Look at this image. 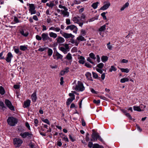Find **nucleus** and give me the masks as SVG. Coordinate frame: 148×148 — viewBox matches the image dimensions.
Wrapping results in <instances>:
<instances>
[{
	"label": "nucleus",
	"instance_id": "nucleus-1",
	"mask_svg": "<svg viewBox=\"0 0 148 148\" xmlns=\"http://www.w3.org/2000/svg\"><path fill=\"white\" fill-rule=\"evenodd\" d=\"M8 124L11 126H14L17 123V119L12 116L9 117L7 120Z\"/></svg>",
	"mask_w": 148,
	"mask_h": 148
},
{
	"label": "nucleus",
	"instance_id": "nucleus-2",
	"mask_svg": "<svg viewBox=\"0 0 148 148\" xmlns=\"http://www.w3.org/2000/svg\"><path fill=\"white\" fill-rule=\"evenodd\" d=\"M72 20L74 23H77L79 24V26L82 27L84 23H85L82 20L80 19V18L79 16H75L73 17Z\"/></svg>",
	"mask_w": 148,
	"mask_h": 148
},
{
	"label": "nucleus",
	"instance_id": "nucleus-3",
	"mask_svg": "<svg viewBox=\"0 0 148 148\" xmlns=\"http://www.w3.org/2000/svg\"><path fill=\"white\" fill-rule=\"evenodd\" d=\"M85 89L83 84L80 81H78L77 84L76 86L75 90L77 91H82Z\"/></svg>",
	"mask_w": 148,
	"mask_h": 148
},
{
	"label": "nucleus",
	"instance_id": "nucleus-4",
	"mask_svg": "<svg viewBox=\"0 0 148 148\" xmlns=\"http://www.w3.org/2000/svg\"><path fill=\"white\" fill-rule=\"evenodd\" d=\"M23 142V141L21 139L15 138L13 140L14 144L15 147H20Z\"/></svg>",
	"mask_w": 148,
	"mask_h": 148
},
{
	"label": "nucleus",
	"instance_id": "nucleus-5",
	"mask_svg": "<svg viewBox=\"0 0 148 148\" xmlns=\"http://www.w3.org/2000/svg\"><path fill=\"white\" fill-rule=\"evenodd\" d=\"M20 136L23 138H25L26 137L28 138H31L33 136V134L31 133L28 132H25L23 133H21L20 134Z\"/></svg>",
	"mask_w": 148,
	"mask_h": 148
},
{
	"label": "nucleus",
	"instance_id": "nucleus-6",
	"mask_svg": "<svg viewBox=\"0 0 148 148\" xmlns=\"http://www.w3.org/2000/svg\"><path fill=\"white\" fill-rule=\"evenodd\" d=\"M89 57H88L87 58V60L89 62L93 65H95L94 62H93L91 59L93 60H95L96 59L95 55L93 53H91L89 54Z\"/></svg>",
	"mask_w": 148,
	"mask_h": 148
},
{
	"label": "nucleus",
	"instance_id": "nucleus-7",
	"mask_svg": "<svg viewBox=\"0 0 148 148\" xmlns=\"http://www.w3.org/2000/svg\"><path fill=\"white\" fill-rule=\"evenodd\" d=\"M66 29V30L69 29L71 31L73 30V32L76 34H77L78 30V28L77 27L73 25L67 26Z\"/></svg>",
	"mask_w": 148,
	"mask_h": 148
},
{
	"label": "nucleus",
	"instance_id": "nucleus-8",
	"mask_svg": "<svg viewBox=\"0 0 148 148\" xmlns=\"http://www.w3.org/2000/svg\"><path fill=\"white\" fill-rule=\"evenodd\" d=\"M63 45L64 47H59V49L63 52L64 54L67 53V50L69 49V45L67 44H63Z\"/></svg>",
	"mask_w": 148,
	"mask_h": 148
},
{
	"label": "nucleus",
	"instance_id": "nucleus-9",
	"mask_svg": "<svg viewBox=\"0 0 148 148\" xmlns=\"http://www.w3.org/2000/svg\"><path fill=\"white\" fill-rule=\"evenodd\" d=\"M5 103L8 107L12 111L14 110L15 109L14 106L12 105L11 102L9 100L5 99Z\"/></svg>",
	"mask_w": 148,
	"mask_h": 148
},
{
	"label": "nucleus",
	"instance_id": "nucleus-10",
	"mask_svg": "<svg viewBox=\"0 0 148 148\" xmlns=\"http://www.w3.org/2000/svg\"><path fill=\"white\" fill-rule=\"evenodd\" d=\"M41 36L43 41L46 40H49L50 42L52 41L51 38L49 36L48 34L47 33H43L42 34Z\"/></svg>",
	"mask_w": 148,
	"mask_h": 148
},
{
	"label": "nucleus",
	"instance_id": "nucleus-11",
	"mask_svg": "<svg viewBox=\"0 0 148 148\" xmlns=\"http://www.w3.org/2000/svg\"><path fill=\"white\" fill-rule=\"evenodd\" d=\"M104 5L99 9L100 10H104L108 9L110 5V3L109 2H105L103 3Z\"/></svg>",
	"mask_w": 148,
	"mask_h": 148
},
{
	"label": "nucleus",
	"instance_id": "nucleus-12",
	"mask_svg": "<svg viewBox=\"0 0 148 148\" xmlns=\"http://www.w3.org/2000/svg\"><path fill=\"white\" fill-rule=\"evenodd\" d=\"M49 30H52L56 32L60 31V33L63 36V35L65 32H63L62 30H61L58 27H55L53 26L49 28Z\"/></svg>",
	"mask_w": 148,
	"mask_h": 148
},
{
	"label": "nucleus",
	"instance_id": "nucleus-13",
	"mask_svg": "<svg viewBox=\"0 0 148 148\" xmlns=\"http://www.w3.org/2000/svg\"><path fill=\"white\" fill-rule=\"evenodd\" d=\"M53 57L54 59L58 60L59 59H62L63 57V56L60 54L58 52L56 51L55 54L54 53L53 55Z\"/></svg>",
	"mask_w": 148,
	"mask_h": 148
},
{
	"label": "nucleus",
	"instance_id": "nucleus-14",
	"mask_svg": "<svg viewBox=\"0 0 148 148\" xmlns=\"http://www.w3.org/2000/svg\"><path fill=\"white\" fill-rule=\"evenodd\" d=\"M29 8H30L29 9V11L30 12L31 14H34L36 13V11L35 10V7L34 4H30Z\"/></svg>",
	"mask_w": 148,
	"mask_h": 148
},
{
	"label": "nucleus",
	"instance_id": "nucleus-15",
	"mask_svg": "<svg viewBox=\"0 0 148 148\" xmlns=\"http://www.w3.org/2000/svg\"><path fill=\"white\" fill-rule=\"evenodd\" d=\"M13 56L10 52H8L5 58L6 61L8 62H10L12 59L13 58Z\"/></svg>",
	"mask_w": 148,
	"mask_h": 148
},
{
	"label": "nucleus",
	"instance_id": "nucleus-16",
	"mask_svg": "<svg viewBox=\"0 0 148 148\" xmlns=\"http://www.w3.org/2000/svg\"><path fill=\"white\" fill-rule=\"evenodd\" d=\"M99 134L98 133L96 132H93L92 135V139H91V140L92 141H97L98 138Z\"/></svg>",
	"mask_w": 148,
	"mask_h": 148
},
{
	"label": "nucleus",
	"instance_id": "nucleus-17",
	"mask_svg": "<svg viewBox=\"0 0 148 148\" xmlns=\"http://www.w3.org/2000/svg\"><path fill=\"white\" fill-rule=\"evenodd\" d=\"M78 59L79 60L78 61V62L79 63L84 64L85 63V58L84 57L80 55H78Z\"/></svg>",
	"mask_w": 148,
	"mask_h": 148
},
{
	"label": "nucleus",
	"instance_id": "nucleus-18",
	"mask_svg": "<svg viewBox=\"0 0 148 148\" xmlns=\"http://www.w3.org/2000/svg\"><path fill=\"white\" fill-rule=\"evenodd\" d=\"M20 33L23 36L25 37L27 36L28 34V32L25 30L23 29H20L19 31Z\"/></svg>",
	"mask_w": 148,
	"mask_h": 148
},
{
	"label": "nucleus",
	"instance_id": "nucleus-19",
	"mask_svg": "<svg viewBox=\"0 0 148 148\" xmlns=\"http://www.w3.org/2000/svg\"><path fill=\"white\" fill-rule=\"evenodd\" d=\"M31 101L29 99H27L24 102L23 107L24 108H27L30 105Z\"/></svg>",
	"mask_w": 148,
	"mask_h": 148
},
{
	"label": "nucleus",
	"instance_id": "nucleus-20",
	"mask_svg": "<svg viewBox=\"0 0 148 148\" xmlns=\"http://www.w3.org/2000/svg\"><path fill=\"white\" fill-rule=\"evenodd\" d=\"M63 36L65 38H73L74 37V36L72 35L71 34H68L64 33L63 35Z\"/></svg>",
	"mask_w": 148,
	"mask_h": 148
},
{
	"label": "nucleus",
	"instance_id": "nucleus-21",
	"mask_svg": "<svg viewBox=\"0 0 148 148\" xmlns=\"http://www.w3.org/2000/svg\"><path fill=\"white\" fill-rule=\"evenodd\" d=\"M56 40H57V43H62L65 41L64 39L61 36H58Z\"/></svg>",
	"mask_w": 148,
	"mask_h": 148
},
{
	"label": "nucleus",
	"instance_id": "nucleus-22",
	"mask_svg": "<svg viewBox=\"0 0 148 148\" xmlns=\"http://www.w3.org/2000/svg\"><path fill=\"white\" fill-rule=\"evenodd\" d=\"M31 98L32 100V101L33 102H35L36 101L37 99V97L36 95V92H35L34 93H33L32 95Z\"/></svg>",
	"mask_w": 148,
	"mask_h": 148
},
{
	"label": "nucleus",
	"instance_id": "nucleus-23",
	"mask_svg": "<svg viewBox=\"0 0 148 148\" xmlns=\"http://www.w3.org/2000/svg\"><path fill=\"white\" fill-rule=\"evenodd\" d=\"M47 6L49 7L52 9L53 7L55 5L53 1H50L49 3H46Z\"/></svg>",
	"mask_w": 148,
	"mask_h": 148
},
{
	"label": "nucleus",
	"instance_id": "nucleus-24",
	"mask_svg": "<svg viewBox=\"0 0 148 148\" xmlns=\"http://www.w3.org/2000/svg\"><path fill=\"white\" fill-rule=\"evenodd\" d=\"M69 68L68 67H66V68L64 69L60 73V74L61 75H63L66 73H67L69 71Z\"/></svg>",
	"mask_w": 148,
	"mask_h": 148
},
{
	"label": "nucleus",
	"instance_id": "nucleus-25",
	"mask_svg": "<svg viewBox=\"0 0 148 148\" xmlns=\"http://www.w3.org/2000/svg\"><path fill=\"white\" fill-rule=\"evenodd\" d=\"M85 75L86 76L88 80L92 81H93L91 77V74L89 72H87L86 73Z\"/></svg>",
	"mask_w": 148,
	"mask_h": 148
},
{
	"label": "nucleus",
	"instance_id": "nucleus-26",
	"mask_svg": "<svg viewBox=\"0 0 148 148\" xmlns=\"http://www.w3.org/2000/svg\"><path fill=\"white\" fill-rule=\"evenodd\" d=\"M69 61H72V57L71 54L69 53H68L66 56V58Z\"/></svg>",
	"mask_w": 148,
	"mask_h": 148
},
{
	"label": "nucleus",
	"instance_id": "nucleus-27",
	"mask_svg": "<svg viewBox=\"0 0 148 148\" xmlns=\"http://www.w3.org/2000/svg\"><path fill=\"white\" fill-rule=\"evenodd\" d=\"M75 99V97H72L71 98H69L67 100L66 102V104L67 106L69 105L72 101Z\"/></svg>",
	"mask_w": 148,
	"mask_h": 148
},
{
	"label": "nucleus",
	"instance_id": "nucleus-28",
	"mask_svg": "<svg viewBox=\"0 0 148 148\" xmlns=\"http://www.w3.org/2000/svg\"><path fill=\"white\" fill-rule=\"evenodd\" d=\"M62 12V14L63 15V17H68L69 16V13L67 11L65 10H61Z\"/></svg>",
	"mask_w": 148,
	"mask_h": 148
},
{
	"label": "nucleus",
	"instance_id": "nucleus-29",
	"mask_svg": "<svg viewBox=\"0 0 148 148\" xmlns=\"http://www.w3.org/2000/svg\"><path fill=\"white\" fill-rule=\"evenodd\" d=\"M49 34L50 37L53 38H56L57 36V34L53 32H49Z\"/></svg>",
	"mask_w": 148,
	"mask_h": 148
},
{
	"label": "nucleus",
	"instance_id": "nucleus-30",
	"mask_svg": "<svg viewBox=\"0 0 148 148\" xmlns=\"http://www.w3.org/2000/svg\"><path fill=\"white\" fill-rule=\"evenodd\" d=\"M101 61L103 62H105L108 60V58L106 56H103L101 58Z\"/></svg>",
	"mask_w": 148,
	"mask_h": 148
},
{
	"label": "nucleus",
	"instance_id": "nucleus-31",
	"mask_svg": "<svg viewBox=\"0 0 148 148\" xmlns=\"http://www.w3.org/2000/svg\"><path fill=\"white\" fill-rule=\"evenodd\" d=\"M99 2L97 1L96 2L93 3L91 5V7L92 8H93V9H95L97 8L98 7V4H99Z\"/></svg>",
	"mask_w": 148,
	"mask_h": 148
},
{
	"label": "nucleus",
	"instance_id": "nucleus-32",
	"mask_svg": "<svg viewBox=\"0 0 148 148\" xmlns=\"http://www.w3.org/2000/svg\"><path fill=\"white\" fill-rule=\"evenodd\" d=\"M108 24L107 23L106 24L103 25L101 26L99 29V31L100 32H102L104 31L106 29V25Z\"/></svg>",
	"mask_w": 148,
	"mask_h": 148
},
{
	"label": "nucleus",
	"instance_id": "nucleus-33",
	"mask_svg": "<svg viewBox=\"0 0 148 148\" xmlns=\"http://www.w3.org/2000/svg\"><path fill=\"white\" fill-rule=\"evenodd\" d=\"M129 5V3L128 2L126 3L121 8V10L122 11L124 10L125 8L127 7Z\"/></svg>",
	"mask_w": 148,
	"mask_h": 148
},
{
	"label": "nucleus",
	"instance_id": "nucleus-34",
	"mask_svg": "<svg viewBox=\"0 0 148 148\" xmlns=\"http://www.w3.org/2000/svg\"><path fill=\"white\" fill-rule=\"evenodd\" d=\"M47 49H48L47 51V53L48 54V56H51L53 53V50L52 49L50 48H49L48 47V48H47Z\"/></svg>",
	"mask_w": 148,
	"mask_h": 148
},
{
	"label": "nucleus",
	"instance_id": "nucleus-35",
	"mask_svg": "<svg viewBox=\"0 0 148 148\" xmlns=\"http://www.w3.org/2000/svg\"><path fill=\"white\" fill-rule=\"evenodd\" d=\"M77 39L78 41H83L85 40V38L84 37H83L82 36H80L78 37H77Z\"/></svg>",
	"mask_w": 148,
	"mask_h": 148
},
{
	"label": "nucleus",
	"instance_id": "nucleus-36",
	"mask_svg": "<svg viewBox=\"0 0 148 148\" xmlns=\"http://www.w3.org/2000/svg\"><path fill=\"white\" fill-rule=\"evenodd\" d=\"M129 80V79L127 78H124L121 79L120 82L121 83H124L125 82H128Z\"/></svg>",
	"mask_w": 148,
	"mask_h": 148
},
{
	"label": "nucleus",
	"instance_id": "nucleus-37",
	"mask_svg": "<svg viewBox=\"0 0 148 148\" xmlns=\"http://www.w3.org/2000/svg\"><path fill=\"white\" fill-rule=\"evenodd\" d=\"M134 110L140 112L142 111L139 106H134L133 107Z\"/></svg>",
	"mask_w": 148,
	"mask_h": 148
},
{
	"label": "nucleus",
	"instance_id": "nucleus-38",
	"mask_svg": "<svg viewBox=\"0 0 148 148\" xmlns=\"http://www.w3.org/2000/svg\"><path fill=\"white\" fill-rule=\"evenodd\" d=\"M5 93V91L4 88L2 86L0 87V93L2 95L4 94Z\"/></svg>",
	"mask_w": 148,
	"mask_h": 148
},
{
	"label": "nucleus",
	"instance_id": "nucleus-39",
	"mask_svg": "<svg viewBox=\"0 0 148 148\" xmlns=\"http://www.w3.org/2000/svg\"><path fill=\"white\" fill-rule=\"evenodd\" d=\"M25 130L21 126H19L18 128V131L19 132H22Z\"/></svg>",
	"mask_w": 148,
	"mask_h": 148
},
{
	"label": "nucleus",
	"instance_id": "nucleus-40",
	"mask_svg": "<svg viewBox=\"0 0 148 148\" xmlns=\"http://www.w3.org/2000/svg\"><path fill=\"white\" fill-rule=\"evenodd\" d=\"M121 71L123 72L128 73L129 72V70L128 69L121 68L120 69Z\"/></svg>",
	"mask_w": 148,
	"mask_h": 148
},
{
	"label": "nucleus",
	"instance_id": "nucleus-41",
	"mask_svg": "<svg viewBox=\"0 0 148 148\" xmlns=\"http://www.w3.org/2000/svg\"><path fill=\"white\" fill-rule=\"evenodd\" d=\"M124 112L125 113V116L127 117L130 120H132V117L131 116V115L129 113H126L125 111H124Z\"/></svg>",
	"mask_w": 148,
	"mask_h": 148
},
{
	"label": "nucleus",
	"instance_id": "nucleus-42",
	"mask_svg": "<svg viewBox=\"0 0 148 148\" xmlns=\"http://www.w3.org/2000/svg\"><path fill=\"white\" fill-rule=\"evenodd\" d=\"M27 47L25 46L21 45L20 47V49L22 51H25L27 49Z\"/></svg>",
	"mask_w": 148,
	"mask_h": 148
},
{
	"label": "nucleus",
	"instance_id": "nucleus-43",
	"mask_svg": "<svg viewBox=\"0 0 148 148\" xmlns=\"http://www.w3.org/2000/svg\"><path fill=\"white\" fill-rule=\"evenodd\" d=\"M92 76L95 79H97L98 77V76L97 74L94 72H92Z\"/></svg>",
	"mask_w": 148,
	"mask_h": 148
},
{
	"label": "nucleus",
	"instance_id": "nucleus-44",
	"mask_svg": "<svg viewBox=\"0 0 148 148\" xmlns=\"http://www.w3.org/2000/svg\"><path fill=\"white\" fill-rule=\"evenodd\" d=\"M108 13L107 12H103L101 14V16L103 17V18L104 20L106 19V17L105 15L106 14Z\"/></svg>",
	"mask_w": 148,
	"mask_h": 148
},
{
	"label": "nucleus",
	"instance_id": "nucleus-45",
	"mask_svg": "<svg viewBox=\"0 0 148 148\" xmlns=\"http://www.w3.org/2000/svg\"><path fill=\"white\" fill-rule=\"evenodd\" d=\"M104 66V64L102 63H100L99 64L97 65V67L99 68V69H102Z\"/></svg>",
	"mask_w": 148,
	"mask_h": 148
},
{
	"label": "nucleus",
	"instance_id": "nucleus-46",
	"mask_svg": "<svg viewBox=\"0 0 148 148\" xmlns=\"http://www.w3.org/2000/svg\"><path fill=\"white\" fill-rule=\"evenodd\" d=\"M116 69L113 66H112L111 67V68L110 69L109 71L110 72H112V71H116Z\"/></svg>",
	"mask_w": 148,
	"mask_h": 148
},
{
	"label": "nucleus",
	"instance_id": "nucleus-47",
	"mask_svg": "<svg viewBox=\"0 0 148 148\" xmlns=\"http://www.w3.org/2000/svg\"><path fill=\"white\" fill-rule=\"evenodd\" d=\"M14 21L15 23H18L21 22V21L19 20L18 18L16 16L14 17Z\"/></svg>",
	"mask_w": 148,
	"mask_h": 148
},
{
	"label": "nucleus",
	"instance_id": "nucleus-48",
	"mask_svg": "<svg viewBox=\"0 0 148 148\" xmlns=\"http://www.w3.org/2000/svg\"><path fill=\"white\" fill-rule=\"evenodd\" d=\"M4 51H3L0 53V59H5L4 56H3V53Z\"/></svg>",
	"mask_w": 148,
	"mask_h": 148
},
{
	"label": "nucleus",
	"instance_id": "nucleus-49",
	"mask_svg": "<svg viewBox=\"0 0 148 148\" xmlns=\"http://www.w3.org/2000/svg\"><path fill=\"white\" fill-rule=\"evenodd\" d=\"M81 34L82 36H84L86 34V32L85 30L82 29L81 31Z\"/></svg>",
	"mask_w": 148,
	"mask_h": 148
},
{
	"label": "nucleus",
	"instance_id": "nucleus-50",
	"mask_svg": "<svg viewBox=\"0 0 148 148\" xmlns=\"http://www.w3.org/2000/svg\"><path fill=\"white\" fill-rule=\"evenodd\" d=\"M92 148H101V146L97 144H95L93 146Z\"/></svg>",
	"mask_w": 148,
	"mask_h": 148
},
{
	"label": "nucleus",
	"instance_id": "nucleus-51",
	"mask_svg": "<svg viewBox=\"0 0 148 148\" xmlns=\"http://www.w3.org/2000/svg\"><path fill=\"white\" fill-rule=\"evenodd\" d=\"M81 121L82 125L83 126H85L86 125V122L83 118H81Z\"/></svg>",
	"mask_w": 148,
	"mask_h": 148
},
{
	"label": "nucleus",
	"instance_id": "nucleus-52",
	"mask_svg": "<svg viewBox=\"0 0 148 148\" xmlns=\"http://www.w3.org/2000/svg\"><path fill=\"white\" fill-rule=\"evenodd\" d=\"M84 65L88 68H90L92 67V66L88 62L85 63Z\"/></svg>",
	"mask_w": 148,
	"mask_h": 148
},
{
	"label": "nucleus",
	"instance_id": "nucleus-53",
	"mask_svg": "<svg viewBox=\"0 0 148 148\" xmlns=\"http://www.w3.org/2000/svg\"><path fill=\"white\" fill-rule=\"evenodd\" d=\"M47 48H48V47H46L45 48H40L38 49V51H40L42 52L46 49H47Z\"/></svg>",
	"mask_w": 148,
	"mask_h": 148
},
{
	"label": "nucleus",
	"instance_id": "nucleus-54",
	"mask_svg": "<svg viewBox=\"0 0 148 148\" xmlns=\"http://www.w3.org/2000/svg\"><path fill=\"white\" fill-rule=\"evenodd\" d=\"M93 102L97 105H99L100 103V100H96L94 99L93 101Z\"/></svg>",
	"mask_w": 148,
	"mask_h": 148
},
{
	"label": "nucleus",
	"instance_id": "nucleus-55",
	"mask_svg": "<svg viewBox=\"0 0 148 148\" xmlns=\"http://www.w3.org/2000/svg\"><path fill=\"white\" fill-rule=\"evenodd\" d=\"M43 122L45 123L48 124L50 125L49 121L47 119H45L42 120Z\"/></svg>",
	"mask_w": 148,
	"mask_h": 148
},
{
	"label": "nucleus",
	"instance_id": "nucleus-56",
	"mask_svg": "<svg viewBox=\"0 0 148 148\" xmlns=\"http://www.w3.org/2000/svg\"><path fill=\"white\" fill-rule=\"evenodd\" d=\"M0 107H1L3 109L4 108H5L3 102L1 101H0Z\"/></svg>",
	"mask_w": 148,
	"mask_h": 148
},
{
	"label": "nucleus",
	"instance_id": "nucleus-57",
	"mask_svg": "<svg viewBox=\"0 0 148 148\" xmlns=\"http://www.w3.org/2000/svg\"><path fill=\"white\" fill-rule=\"evenodd\" d=\"M66 23L67 25H69L71 24V22L70 21V20L69 19L67 18L66 19Z\"/></svg>",
	"mask_w": 148,
	"mask_h": 148
},
{
	"label": "nucleus",
	"instance_id": "nucleus-58",
	"mask_svg": "<svg viewBox=\"0 0 148 148\" xmlns=\"http://www.w3.org/2000/svg\"><path fill=\"white\" fill-rule=\"evenodd\" d=\"M59 7L61 8H63L65 11H67L68 10V9L65 6H63L61 5H59Z\"/></svg>",
	"mask_w": 148,
	"mask_h": 148
},
{
	"label": "nucleus",
	"instance_id": "nucleus-59",
	"mask_svg": "<svg viewBox=\"0 0 148 148\" xmlns=\"http://www.w3.org/2000/svg\"><path fill=\"white\" fill-rule=\"evenodd\" d=\"M38 120L36 119H35L34 121V125L35 126L37 127L38 126Z\"/></svg>",
	"mask_w": 148,
	"mask_h": 148
},
{
	"label": "nucleus",
	"instance_id": "nucleus-60",
	"mask_svg": "<svg viewBox=\"0 0 148 148\" xmlns=\"http://www.w3.org/2000/svg\"><path fill=\"white\" fill-rule=\"evenodd\" d=\"M36 39L38 40H41L42 39V36L41 37L38 35H36Z\"/></svg>",
	"mask_w": 148,
	"mask_h": 148
},
{
	"label": "nucleus",
	"instance_id": "nucleus-61",
	"mask_svg": "<svg viewBox=\"0 0 148 148\" xmlns=\"http://www.w3.org/2000/svg\"><path fill=\"white\" fill-rule=\"evenodd\" d=\"M97 19H98V17H93V18H90L89 20V22H91L95 20H97Z\"/></svg>",
	"mask_w": 148,
	"mask_h": 148
},
{
	"label": "nucleus",
	"instance_id": "nucleus-62",
	"mask_svg": "<svg viewBox=\"0 0 148 148\" xmlns=\"http://www.w3.org/2000/svg\"><path fill=\"white\" fill-rule=\"evenodd\" d=\"M89 134L88 133H87L86 136V141H88L89 140Z\"/></svg>",
	"mask_w": 148,
	"mask_h": 148
},
{
	"label": "nucleus",
	"instance_id": "nucleus-63",
	"mask_svg": "<svg viewBox=\"0 0 148 148\" xmlns=\"http://www.w3.org/2000/svg\"><path fill=\"white\" fill-rule=\"evenodd\" d=\"M14 51L16 53V54H18V53L19 52V49L18 48H14Z\"/></svg>",
	"mask_w": 148,
	"mask_h": 148
},
{
	"label": "nucleus",
	"instance_id": "nucleus-64",
	"mask_svg": "<svg viewBox=\"0 0 148 148\" xmlns=\"http://www.w3.org/2000/svg\"><path fill=\"white\" fill-rule=\"evenodd\" d=\"M96 70L97 72L101 74H102L103 73V71L100 69L96 68Z\"/></svg>",
	"mask_w": 148,
	"mask_h": 148
}]
</instances>
